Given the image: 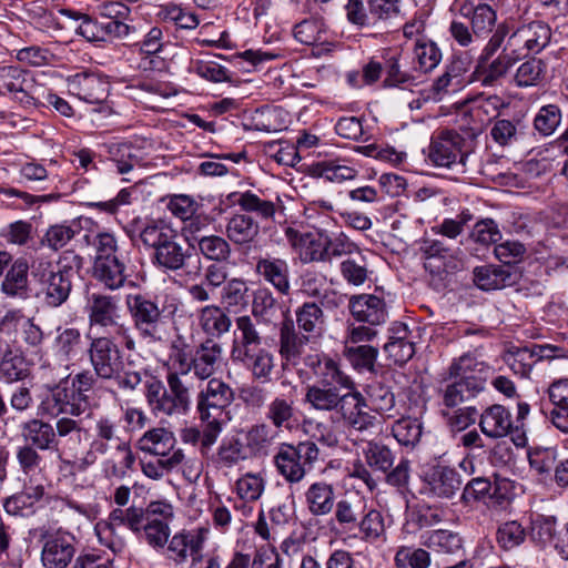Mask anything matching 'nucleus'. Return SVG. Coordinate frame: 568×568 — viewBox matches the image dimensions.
Here are the masks:
<instances>
[{"mask_svg": "<svg viewBox=\"0 0 568 568\" xmlns=\"http://www.w3.org/2000/svg\"><path fill=\"white\" fill-rule=\"evenodd\" d=\"M93 436L82 419L60 417L54 425L40 418L27 420L21 426L26 445L39 450L58 449L62 443L61 454L72 458L71 463L85 470L93 466L100 456L110 452V444L118 439V422L108 415H100L94 420Z\"/></svg>", "mask_w": 568, "mask_h": 568, "instance_id": "nucleus-1", "label": "nucleus"}, {"mask_svg": "<svg viewBox=\"0 0 568 568\" xmlns=\"http://www.w3.org/2000/svg\"><path fill=\"white\" fill-rule=\"evenodd\" d=\"M304 400L315 410L334 412L343 425L359 433L377 424L376 417L366 410L367 399L358 389L313 384L307 386Z\"/></svg>", "mask_w": 568, "mask_h": 568, "instance_id": "nucleus-2", "label": "nucleus"}, {"mask_svg": "<svg viewBox=\"0 0 568 568\" xmlns=\"http://www.w3.org/2000/svg\"><path fill=\"white\" fill-rule=\"evenodd\" d=\"M503 7L508 8V17L505 18L501 26H499V47L501 45L503 38L511 33L507 43L503 49V55L499 57V78L508 71L514 63L527 53L540 52L550 41V28L541 22L534 21L527 26H519L521 11L517 0H506Z\"/></svg>", "mask_w": 568, "mask_h": 568, "instance_id": "nucleus-3", "label": "nucleus"}, {"mask_svg": "<svg viewBox=\"0 0 568 568\" xmlns=\"http://www.w3.org/2000/svg\"><path fill=\"white\" fill-rule=\"evenodd\" d=\"M87 348L92 373L102 381L112 382L120 390L134 392L142 383L143 369L132 368L131 363L124 364L123 352L115 334L88 336Z\"/></svg>", "mask_w": 568, "mask_h": 568, "instance_id": "nucleus-4", "label": "nucleus"}, {"mask_svg": "<svg viewBox=\"0 0 568 568\" xmlns=\"http://www.w3.org/2000/svg\"><path fill=\"white\" fill-rule=\"evenodd\" d=\"M140 241L152 250V265L163 273L185 271L192 253L184 248L180 234L170 223L162 219L148 220L140 230Z\"/></svg>", "mask_w": 568, "mask_h": 568, "instance_id": "nucleus-5", "label": "nucleus"}, {"mask_svg": "<svg viewBox=\"0 0 568 568\" xmlns=\"http://www.w3.org/2000/svg\"><path fill=\"white\" fill-rule=\"evenodd\" d=\"M82 265L83 258L74 251H64L57 262L42 257L32 262L31 274L48 306L58 307L68 301L72 281Z\"/></svg>", "mask_w": 568, "mask_h": 568, "instance_id": "nucleus-6", "label": "nucleus"}, {"mask_svg": "<svg viewBox=\"0 0 568 568\" xmlns=\"http://www.w3.org/2000/svg\"><path fill=\"white\" fill-rule=\"evenodd\" d=\"M493 371L474 356L465 354L454 361L449 367V376L455 381L440 388L442 409L458 408L463 403L474 398L484 389Z\"/></svg>", "mask_w": 568, "mask_h": 568, "instance_id": "nucleus-7", "label": "nucleus"}, {"mask_svg": "<svg viewBox=\"0 0 568 568\" xmlns=\"http://www.w3.org/2000/svg\"><path fill=\"white\" fill-rule=\"evenodd\" d=\"M530 407L526 402L499 404V465L513 470L528 443L525 420Z\"/></svg>", "mask_w": 568, "mask_h": 568, "instance_id": "nucleus-8", "label": "nucleus"}, {"mask_svg": "<svg viewBox=\"0 0 568 568\" xmlns=\"http://www.w3.org/2000/svg\"><path fill=\"white\" fill-rule=\"evenodd\" d=\"M168 388L159 379L145 385V399L155 416L182 417L191 410V393L179 374L166 375Z\"/></svg>", "mask_w": 568, "mask_h": 568, "instance_id": "nucleus-9", "label": "nucleus"}, {"mask_svg": "<svg viewBox=\"0 0 568 568\" xmlns=\"http://www.w3.org/2000/svg\"><path fill=\"white\" fill-rule=\"evenodd\" d=\"M84 312L91 328L100 327L108 334H115V338L120 339L124 348L135 351V339L130 327L121 322V307L115 296L91 293L87 296Z\"/></svg>", "mask_w": 568, "mask_h": 568, "instance_id": "nucleus-10", "label": "nucleus"}, {"mask_svg": "<svg viewBox=\"0 0 568 568\" xmlns=\"http://www.w3.org/2000/svg\"><path fill=\"white\" fill-rule=\"evenodd\" d=\"M318 457L320 449L314 442L305 440L296 445L283 443L273 456V463L288 484H298L313 470Z\"/></svg>", "mask_w": 568, "mask_h": 568, "instance_id": "nucleus-11", "label": "nucleus"}, {"mask_svg": "<svg viewBox=\"0 0 568 568\" xmlns=\"http://www.w3.org/2000/svg\"><path fill=\"white\" fill-rule=\"evenodd\" d=\"M125 305L139 336L148 343L163 342L166 322L158 303L145 294H129Z\"/></svg>", "mask_w": 568, "mask_h": 568, "instance_id": "nucleus-12", "label": "nucleus"}, {"mask_svg": "<svg viewBox=\"0 0 568 568\" xmlns=\"http://www.w3.org/2000/svg\"><path fill=\"white\" fill-rule=\"evenodd\" d=\"M172 516L171 505L163 501H153L145 509H142V518L139 520L138 530L132 532L153 549H162L170 538L169 521Z\"/></svg>", "mask_w": 568, "mask_h": 568, "instance_id": "nucleus-13", "label": "nucleus"}, {"mask_svg": "<svg viewBox=\"0 0 568 568\" xmlns=\"http://www.w3.org/2000/svg\"><path fill=\"white\" fill-rule=\"evenodd\" d=\"M235 398L234 389L223 379L213 377L196 395V413L200 419H229V407Z\"/></svg>", "mask_w": 568, "mask_h": 568, "instance_id": "nucleus-14", "label": "nucleus"}, {"mask_svg": "<svg viewBox=\"0 0 568 568\" xmlns=\"http://www.w3.org/2000/svg\"><path fill=\"white\" fill-rule=\"evenodd\" d=\"M40 560L43 568H67L77 554L75 536L64 529L41 530Z\"/></svg>", "mask_w": 568, "mask_h": 568, "instance_id": "nucleus-15", "label": "nucleus"}, {"mask_svg": "<svg viewBox=\"0 0 568 568\" xmlns=\"http://www.w3.org/2000/svg\"><path fill=\"white\" fill-rule=\"evenodd\" d=\"M489 125L490 136L497 142V97L483 92L475 100L470 111L462 114L459 129L464 131L466 138L473 139Z\"/></svg>", "mask_w": 568, "mask_h": 568, "instance_id": "nucleus-16", "label": "nucleus"}, {"mask_svg": "<svg viewBox=\"0 0 568 568\" xmlns=\"http://www.w3.org/2000/svg\"><path fill=\"white\" fill-rule=\"evenodd\" d=\"M465 140V136L453 130H444L433 135L428 148L429 161L435 166L447 169L464 165Z\"/></svg>", "mask_w": 568, "mask_h": 568, "instance_id": "nucleus-17", "label": "nucleus"}, {"mask_svg": "<svg viewBox=\"0 0 568 568\" xmlns=\"http://www.w3.org/2000/svg\"><path fill=\"white\" fill-rule=\"evenodd\" d=\"M205 541L204 529L182 530L173 535L168 541V558L175 565H182L192 559V566L197 565L200 552Z\"/></svg>", "mask_w": 568, "mask_h": 568, "instance_id": "nucleus-18", "label": "nucleus"}, {"mask_svg": "<svg viewBox=\"0 0 568 568\" xmlns=\"http://www.w3.org/2000/svg\"><path fill=\"white\" fill-rule=\"evenodd\" d=\"M460 486L462 477L455 468L436 465L425 474L420 493L438 498H452Z\"/></svg>", "mask_w": 568, "mask_h": 568, "instance_id": "nucleus-19", "label": "nucleus"}, {"mask_svg": "<svg viewBox=\"0 0 568 568\" xmlns=\"http://www.w3.org/2000/svg\"><path fill=\"white\" fill-rule=\"evenodd\" d=\"M285 235L302 263L326 262L325 235L301 233L292 227L285 230Z\"/></svg>", "mask_w": 568, "mask_h": 568, "instance_id": "nucleus-20", "label": "nucleus"}, {"mask_svg": "<svg viewBox=\"0 0 568 568\" xmlns=\"http://www.w3.org/2000/svg\"><path fill=\"white\" fill-rule=\"evenodd\" d=\"M313 374L318 379L317 385L335 386L344 389H357L354 379L342 371L339 364L328 356L313 355L306 358Z\"/></svg>", "mask_w": 568, "mask_h": 568, "instance_id": "nucleus-21", "label": "nucleus"}, {"mask_svg": "<svg viewBox=\"0 0 568 568\" xmlns=\"http://www.w3.org/2000/svg\"><path fill=\"white\" fill-rule=\"evenodd\" d=\"M222 346L213 338L202 342L191 356V372L201 381L211 379L222 359Z\"/></svg>", "mask_w": 568, "mask_h": 568, "instance_id": "nucleus-22", "label": "nucleus"}, {"mask_svg": "<svg viewBox=\"0 0 568 568\" xmlns=\"http://www.w3.org/2000/svg\"><path fill=\"white\" fill-rule=\"evenodd\" d=\"M348 308L352 316L361 323L381 325L386 322L387 310L383 298L373 294H359L349 298Z\"/></svg>", "mask_w": 568, "mask_h": 568, "instance_id": "nucleus-23", "label": "nucleus"}, {"mask_svg": "<svg viewBox=\"0 0 568 568\" xmlns=\"http://www.w3.org/2000/svg\"><path fill=\"white\" fill-rule=\"evenodd\" d=\"M93 277L110 291L120 290L126 283L133 284L132 281L128 280L126 265L122 256L94 258Z\"/></svg>", "mask_w": 568, "mask_h": 568, "instance_id": "nucleus-24", "label": "nucleus"}, {"mask_svg": "<svg viewBox=\"0 0 568 568\" xmlns=\"http://www.w3.org/2000/svg\"><path fill=\"white\" fill-rule=\"evenodd\" d=\"M255 273L278 293L283 295L290 293V266L285 260L270 255L258 257L255 264Z\"/></svg>", "mask_w": 568, "mask_h": 568, "instance_id": "nucleus-25", "label": "nucleus"}, {"mask_svg": "<svg viewBox=\"0 0 568 568\" xmlns=\"http://www.w3.org/2000/svg\"><path fill=\"white\" fill-rule=\"evenodd\" d=\"M69 90L82 101L99 104L108 98L109 83L99 75L81 73L69 82Z\"/></svg>", "mask_w": 568, "mask_h": 568, "instance_id": "nucleus-26", "label": "nucleus"}, {"mask_svg": "<svg viewBox=\"0 0 568 568\" xmlns=\"http://www.w3.org/2000/svg\"><path fill=\"white\" fill-rule=\"evenodd\" d=\"M44 487L41 484H24L23 489L3 501L7 514L28 517L34 514L36 505L43 498Z\"/></svg>", "mask_w": 568, "mask_h": 568, "instance_id": "nucleus-27", "label": "nucleus"}, {"mask_svg": "<svg viewBox=\"0 0 568 568\" xmlns=\"http://www.w3.org/2000/svg\"><path fill=\"white\" fill-rule=\"evenodd\" d=\"M386 536L387 532L384 515L378 509L367 506L361 515V519L358 525H356L355 531L349 535V537L358 538L367 544L385 541Z\"/></svg>", "mask_w": 568, "mask_h": 568, "instance_id": "nucleus-28", "label": "nucleus"}, {"mask_svg": "<svg viewBox=\"0 0 568 568\" xmlns=\"http://www.w3.org/2000/svg\"><path fill=\"white\" fill-rule=\"evenodd\" d=\"M420 82L419 74L416 73L413 65L409 67V58L402 53H394L385 61L386 87L412 85Z\"/></svg>", "mask_w": 568, "mask_h": 568, "instance_id": "nucleus-29", "label": "nucleus"}, {"mask_svg": "<svg viewBox=\"0 0 568 568\" xmlns=\"http://www.w3.org/2000/svg\"><path fill=\"white\" fill-rule=\"evenodd\" d=\"M260 234V224L245 213L233 214L225 224V235L235 245H250Z\"/></svg>", "mask_w": 568, "mask_h": 568, "instance_id": "nucleus-30", "label": "nucleus"}, {"mask_svg": "<svg viewBox=\"0 0 568 568\" xmlns=\"http://www.w3.org/2000/svg\"><path fill=\"white\" fill-rule=\"evenodd\" d=\"M271 526H268L263 513L260 514L255 525V532L264 540H275L277 535L293 519V510L286 503L273 506L268 511Z\"/></svg>", "mask_w": 568, "mask_h": 568, "instance_id": "nucleus-31", "label": "nucleus"}, {"mask_svg": "<svg viewBox=\"0 0 568 568\" xmlns=\"http://www.w3.org/2000/svg\"><path fill=\"white\" fill-rule=\"evenodd\" d=\"M28 271V263L23 258L16 260L4 275L1 292L8 297L28 298L30 294Z\"/></svg>", "mask_w": 568, "mask_h": 568, "instance_id": "nucleus-32", "label": "nucleus"}, {"mask_svg": "<svg viewBox=\"0 0 568 568\" xmlns=\"http://www.w3.org/2000/svg\"><path fill=\"white\" fill-rule=\"evenodd\" d=\"M305 503L313 516H326L335 506V490L333 485L325 481H315L305 491Z\"/></svg>", "mask_w": 568, "mask_h": 568, "instance_id": "nucleus-33", "label": "nucleus"}, {"mask_svg": "<svg viewBox=\"0 0 568 568\" xmlns=\"http://www.w3.org/2000/svg\"><path fill=\"white\" fill-rule=\"evenodd\" d=\"M393 335L384 345V351L397 365H404L415 354V346L409 341V331L406 324L396 323L392 328Z\"/></svg>", "mask_w": 568, "mask_h": 568, "instance_id": "nucleus-34", "label": "nucleus"}, {"mask_svg": "<svg viewBox=\"0 0 568 568\" xmlns=\"http://www.w3.org/2000/svg\"><path fill=\"white\" fill-rule=\"evenodd\" d=\"M500 356L509 369L521 377L528 376L536 363L531 348L511 342L503 343Z\"/></svg>", "mask_w": 568, "mask_h": 568, "instance_id": "nucleus-35", "label": "nucleus"}, {"mask_svg": "<svg viewBox=\"0 0 568 568\" xmlns=\"http://www.w3.org/2000/svg\"><path fill=\"white\" fill-rule=\"evenodd\" d=\"M310 336L294 328L292 322H285L280 329V355L287 363L296 364Z\"/></svg>", "mask_w": 568, "mask_h": 568, "instance_id": "nucleus-36", "label": "nucleus"}, {"mask_svg": "<svg viewBox=\"0 0 568 568\" xmlns=\"http://www.w3.org/2000/svg\"><path fill=\"white\" fill-rule=\"evenodd\" d=\"M295 317L300 332L310 337H317L324 332L326 317L322 306L316 302L303 303L296 308Z\"/></svg>", "mask_w": 568, "mask_h": 568, "instance_id": "nucleus-37", "label": "nucleus"}, {"mask_svg": "<svg viewBox=\"0 0 568 568\" xmlns=\"http://www.w3.org/2000/svg\"><path fill=\"white\" fill-rule=\"evenodd\" d=\"M365 507L366 501L364 499H339L333 509L334 521L338 526L339 531L348 534V536L355 531Z\"/></svg>", "mask_w": 568, "mask_h": 568, "instance_id": "nucleus-38", "label": "nucleus"}, {"mask_svg": "<svg viewBox=\"0 0 568 568\" xmlns=\"http://www.w3.org/2000/svg\"><path fill=\"white\" fill-rule=\"evenodd\" d=\"M312 174L333 183L354 180L358 171L342 159H328L312 164Z\"/></svg>", "mask_w": 568, "mask_h": 568, "instance_id": "nucleus-39", "label": "nucleus"}, {"mask_svg": "<svg viewBox=\"0 0 568 568\" xmlns=\"http://www.w3.org/2000/svg\"><path fill=\"white\" fill-rule=\"evenodd\" d=\"M231 196L243 212L253 213L261 221L274 220L276 204L273 201L263 199L252 191L235 192Z\"/></svg>", "mask_w": 568, "mask_h": 568, "instance_id": "nucleus-40", "label": "nucleus"}, {"mask_svg": "<svg viewBox=\"0 0 568 568\" xmlns=\"http://www.w3.org/2000/svg\"><path fill=\"white\" fill-rule=\"evenodd\" d=\"M293 396H276L267 405L266 418L277 430L291 429L295 422V407Z\"/></svg>", "mask_w": 568, "mask_h": 568, "instance_id": "nucleus-41", "label": "nucleus"}, {"mask_svg": "<svg viewBox=\"0 0 568 568\" xmlns=\"http://www.w3.org/2000/svg\"><path fill=\"white\" fill-rule=\"evenodd\" d=\"M199 325L206 335L221 337L230 331L232 322L222 307L207 305L199 312Z\"/></svg>", "mask_w": 568, "mask_h": 568, "instance_id": "nucleus-42", "label": "nucleus"}, {"mask_svg": "<svg viewBox=\"0 0 568 568\" xmlns=\"http://www.w3.org/2000/svg\"><path fill=\"white\" fill-rule=\"evenodd\" d=\"M31 374V365L18 351H8L0 358V379L6 384L22 382Z\"/></svg>", "mask_w": 568, "mask_h": 568, "instance_id": "nucleus-43", "label": "nucleus"}, {"mask_svg": "<svg viewBox=\"0 0 568 568\" xmlns=\"http://www.w3.org/2000/svg\"><path fill=\"white\" fill-rule=\"evenodd\" d=\"M442 61V51L432 40L418 39L413 51V68L419 79L433 71Z\"/></svg>", "mask_w": 568, "mask_h": 568, "instance_id": "nucleus-44", "label": "nucleus"}, {"mask_svg": "<svg viewBox=\"0 0 568 568\" xmlns=\"http://www.w3.org/2000/svg\"><path fill=\"white\" fill-rule=\"evenodd\" d=\"M524 246L521 244H499V288L513 286L521 277L520 270L516 261H505L504 256L508 254L514 257H519L524 253Z\"/></svg>", "mask_w": 568, "mask_h": 568, "instance_id": "nucleus-45", "label": "nucleus"}, {"mask_svg": "<svg viewBox=\"0 0 568 568\" xmlns=\"http://www.w3.org/2000/svg\"><path fill=\"white\" fill-rule=\"evenodd\" d=\"M176 446L174 434L164 427L148 429L138 440L136 448L144 454H159Z\"/></svg>", "mask_w": 568, "mask_h": 568, "instance_id": "nucleus-46", "label": "nucleus"}, {"mask_svg": "<svg viewBox=\"0 0 568 568\" xmlns=\"http://www.w3.org/2000/svg\"><path fill=\"white\" fill-rule=\"evenodd\" d=\"M422 545L435 552L455 554L463 548V539L457 532L435 529L422 536Z\"/></svg>", "mask_w": 568, "mask_h": 568, "instance_id": "nucleus-47", "label": "nucleus"}, {"mask_svg": "<svg viewBox=\"0 0 568 568\" xmlns=\"http://www.w3.org/2000/svg\"><path fill=\"white\" fill-rule=\"evenodd\" d=\"M24 72L18 67L0 68V92L14 94L20 102L30 104L33 98L24 90Z\"/></svg>", "mask_w": 568, "mask_h": 568, "instance_id": "nucleus-48", "label": "nucleus"}, {"mask_svg": "<svg viewBox=\"0 0 568 568\" xmlns=\"http://www.w3.org/2000/svg\"><path fill=\"white\" fill-rule=\"evenodd\" d=\"M82 231L80 221L71 220L57 223L47 230L42 243L53 251L63 248Z\"/></svg>", "mask_w": 568, "mask_h": 568, "instance_id": "nucleus-49", "label": "nucleus"}, {"mask_svg": "<svg viewBox=\"0 0 568 568\" xmlns=\"http://www.w3.org/2000/svg\"><path fill=\"white\" fill-rule=\"evenodd\" d=\"M199 253L214 263L227 262L232 255L230 241L220 235H206L196 240Z\"/></svg>", "mask_w": 568, "mask_h": 568, "instance_id": "nucleus-50", "label": "nucleus"}, {"mask_svg": "<svg viewBox=\"0 0 568 568\" xmlns=\"http://www.w3.org/2000/svg\"><path fill=\"white\" fill-rule=\"evenodd\" d=\"M497 51V33H495L484 48L476 67V78L483 85H494L497 80V58H493Z\"/></svg>", "mask_w": 568, "mask_h": 568, "instance_id": "nucleus-51", "label": "nucleus"}, {"mask_svg": "<svg viewBox=\"0 0 568 568\" xmlns=\"http://www.w3.org/2000/svg\"><path fill=\"white\" fill-rule=\"evenodd\" d=\"M293 36L306 45L324 43L327 41V28L322 19H305L294 26Z\"/></svg>", "mask_w": 568, "mask_h": 568, "instance_id": "nucleus-52", "label": "nucleus"}, {"mask_svg": "<svg viewBox=\"0 0 568 568\" xmlns=\"http://www.w3.org/2000/svg\"><path fill=\"white\" fill-rule=\"evenodd\" d=\"M81 343L80 329L75 327L58 328L53 349L60 359L70 361L79 354Z\"/></svg>", "mask_w": 568, "mask_h": 568, "instance_id": "nucleus-53", "label": "nucleus"}, {"mask_svg": "<svg viewBox=\"0 0 568 568\" xmlns=\"http://www.w3.org/2000/svg\"><path fill=\"white\" fill-rule=\"evenodd\" d=\"M343 355L357 372H373L378 349L371 345H344Z\"/></svg>", "mask_w": 568, "mask_h": 568, "instance_id": "nucleus-54", "label": "nucleus"}, {"mask_svg": "<svg viewBox=\"0 0 568 568\" xmlns=\"http://www.w3.org/2000/svg\"><path fill=\"white\" fill-rule=\"evenodd\" d=\"M116 452L121 454V458L119 460V464H116L112 459H106L103 464L104 471L108 477H114L118 479H123L129 470H132L134 464H135V455L131 448L130 443L123 442L120 439V436L118 435V439L115 442H112L110 446L113 443H116Z\"/></svg>", "mask_w": 568, "mask_h": 568, "instance_id": "nucleus-55", "label": "nucleus"}, {"mask_svg": "<svg viewBox=\"0 0 568 568\" xmlns=\"http://www.w3.org/2000/svg\"><path fill=\"white\" fill-rule=\"evenodd\" d=\"M278 432L265 423L255 424L246 432V447L254 454L264 453L275 443Z\"/></svg>", "mask_w": 568, "mask_h": 568, "instance_id": "nucleus-56", "label": "nucleus"}, {"mask_svg": "<svg viewBox=\"0 0 568 568\" xmlns=\"http://www.w3.org/2000/svg\"><path fill=\"white\" fill-rule=\"evenodd\" d=\"M363 454L366 465L382 473H387L395 462L392 449L381 442L369 440Z\"/></svg>", "mask_w": 568, "mask_h": 568, "instance_id": "nucleus-57", "label": "nucleus"}, {"mask_svg": "<svg viewBox=\"0 0 568 568\" xmlns=\"http://www.w3.org/2000/svg\"><path fill=\"white\" fill-rule=\"evenodd\" d=\"M432 557L428 550L415 546H399L394 556L396 568H429Z\"/></svg>", "mask_w": 568, "mask_h": 568, "instance_id": "nucleus-58", "label": "nucleus"}, {"mask_svg": "<svg viewBox=\"0 0 568 568\" xmlns=\"http://www.w3.org/2000/svg\"><path fill=\"white\" fill-rule=\"evenodd\" d=\"M392 434L400 445L415 447L423 435V423L418 418L403 417L395 422Z\"/></svg>", "mask_w": 568, "mask_h": 568, "instance_id": "nucleus-59", "label": "nucleus"}, {"mask_svg": "<svg viewBox=\"0 0 568 568\" xmlns=\"http://www.w3.org/2000/svg\"><path fill=\"white\" fill-rule=\"evenodd\" d=\"M239 365L247 369L253 379L267 383L271 381L274 369V356L268 349H265L243 361Z\"/></svg>", "mask_w": 568, "mask_h": 568, "instance_id": "nucleus-60", "label": "nucleus"}, {"mask_svg": "<svg viewBox=\"0 0 568 568\" xmlns=\"http://www.w3.org/2000/svg\"><path fill=\"white\" fill-rule=\"evenodd\" d=\"M38 450L32 446L23 445L18 447L16 453L20 471L29 477L31 483L32 478L44 469V459Z\"/></svg>", "mask_w": 568, "mask_h": 568, "instance_id": "nucleus-61", "label": "nucleus"}, {"mask_svg": "<svg viewBox=\"0 0 568 568\" xmlns=\"http://www.w3.org/2000/svg\"><path fill=\"white\" fill-rule=\"evenodd\" d=\"M447 427L452 433H460L475 424L478 410L473 406L458 407L453 409H440Z\"/></svg>", "mask_w": 568, "mask_h": 568, "instance_id": "nucleus-62", "label": "nucleus"}, {"mask_svg": "<svg viewBox=\"0 0 568 568\" xmlns=\"http://www.w3.org/2000/svg\"><path fill=\"white\" fill-rule=\"evenodd\" d=\"M266 481L261 474L247 473L235 483V491L239 499L257 501L265 490Z\"/></svg>", "mask_w": 568, "mask_h": 568, "instance_id": "nucleus-63", "label": "nucleus"}, {"mask_svg": "<svg viewBox=\"0 0 568 568\" xmlns=\"http://www.w3.org/2000/svg\"><path fill=\"white\" fill-rule=\"evenodd\" d=\"M40 407L45 414L55 418V420L63 416L71 417V409L62 383L51 389Z\"/></svg>", "mask_w": 568, "mask_h": 568, "instance_id": "nucleus-64", "label": "nucleus"}]
</instances>
